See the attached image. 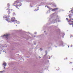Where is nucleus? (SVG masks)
Returning a JSON list of instances; mask_svg holds the SVG:
<instances>
[{"label": "nucleus", "mask_w": 73, "mask_h": 73, "mask_svg": "<svg viewBox=\"0 0 73 73\" xmlns=\"http://www.w3.org/2000/svg\"><path fill=\"white\" fill-rule=\"evenodd\" d=\"M40 50H42V48H40Z\"/></svg>", "instance_id": "11"}, {"label": "nucleus", "mask_w": 73, "mask_h": 73, "mask_svg": "<svg viewBox=\"0 0 73 73\" xmlns=\"http://www.w3.org/2000/svg\"><path fill=\"white\" fill-rule=\"evenodd\" d=\"M72 62H70V64H72Z\"/></svg>", "instance_id": "14"}, {"label": "nucleus", "mask_w": 73, "mask_h": 73, "mask_svg": "<svg viewBox=\"0 0 73 73\" xmlns=\"http://www.w3.org/2000/svg\"><path fill=\"white\" fill-rule=\"evenodd\" d=\"M4 68V69H5V67Z\"/></svg>", "instance_id": "18"}, {"label": "nucleus", "mask_w": 73, "mask_h": 73, "mask_svg": "<svg viewBox=\"0 0 73 73\" xmlns=\"http://www.w3.org/2000/svg\"><path fill=\"white\" fill-rule=\"evenodd\" d=\"M69 17H70H70H71V16H70V15H69Z\"/></svg>", "instance_id": "13"}, {"label": "nucleus", "mask_w": 73, "mask_h": 73, "mask_svg": "<svg viewBox=\"0 0 73 73\" xmlns=\"http://www.w3.org/2000/svg\"><path fill=\"white\" fill-rule=\"evenodd\" d=\"M70 25H72V27H73V24H70Z\"/></svg>", "instance_id": "15"}, {"label": "nucleus", "mask_w": 73, "mask_h": 73, "mask_svg": "<svg viewBox=\"0 0 73 73\" xmlns=\"http://www.w3.org/2000/svg\"><path fill=\"white\" fill-rule=\"evenodd\" d=\"M11 21H15V18L14 17L12 18L11 19Z\"/></svg>", "instance_id": "3"}, {"label": "nucleus", "mask_w": 73, "mask_h": 73, "mask_svg": "<svg viewBox=\"0 0 73 73\" xmlns=\"http://www.w3.org/2000/svg\"><path fill=\"white\" fill-rule=\"evenodd\" d=\"M16 23L17 24H20V22L19 21H16Z\"/></svg>", "instance_id": "9"}, {"label": "nucleus", "mask_w": 73, "mask_h": 73, "mask_svg": "<svg viewBox=\"0 0 73 73\" xmlns=\"http://www.w3.org/2000/svg\"><path fill=\"white\" fill-rule=\"evenodd\" d=\"M66 20H68V18H66Z\"/></svg>", "instance_id": "17"}, {"label": "nucleus", "mask_w": 73, "mask_h": 73, "mask_svg": "<svg viewBox=\"0 0 73 73\" xmlns=\"http://www.w3.org/2000/svg\"><path fill=\"white\" fill-rule=\"evenodd\" d=\"M13 16H15V15H16V14L15 13H13Z\"/></svg>", "instance_id": "10"}, {"label": "nucleus", "mask_w": 73, "mask_h": 73, "mask_svg": "<svg viewBox=\"0 0 73 73\" xmlns=\"http://www.w3.org/2000/svg\"><path fill=\"white\" fill-rule=\"evenodd\" d=\"M3 19H5V20L8 22H11V17L9 15H5L3 17Z\"/></svg>", "instance_id": "1"}, {"label": "nucleus", "mask_w": 73, "mask_h": 73, "mask_svg": "<svg viewBox=\"0 0 73 73\" xmlns=\"http://www.w3.org/2000/svg\"><path fill=\"white\" fill-rule=\"evenodd\" d=\"M17 3H18L17 2L15 1L14 2V3H13V5L14 6H15V4H17Z\"/></svg>", "instance_id": "4"}, {"label": "nucleus", "mask_w": 73, "mask_h": 73, "mask_svg": "<svg viewBox=\"0 0 73 73\" xmlns=\"http://www.w3.org/2000/svg\"><path fill=\"white\" fill-rule=\"evenodd\" d=\"M13 11H14L13 10H11L10 9H8V11L7 12L8 13H9V14H10V13H11V12H12Z\"/></svg>", "instance_id": "2"}, {"label": "nucleus", "mask_w": 73, "mask_h": 73, "mask_svg": "<svg viewBox=\"0 0 73 73\" xmlns=\"http://www.w3.org/2000/svg\"><path fill=\"white\" fill-rule=\"evenodd\" d=\"M69 46H68V48H69Z\"/></svg>", "instance_id": "20"}, {"label": "nucleus", "mask_w": 73, "mask_h": 73, "mask_svg": "<svg viewBox=\"0 0 73 73\" xmlns=\"http://www.w3.org/2000/svg\"><path fill=\"white\" fill-rule=\"evenodd\" d=\"M3 65H4V66H6V65H7V63L5 62L3 64Z\"/></svg>", "instance_id": "8"}, {"label": "nucleus", "mask_w": 73, "mask_h": 73, "mask_svg": "<svg viewBox=\"0 0 73 73\" xmlns=\"http://www.w3.org/2000/svg\"><path fill=\"white\" fill-rule=\"evenodd\" d=\"M21 6V5H18V4H17V5H15V7L17 8H18V9H19V8L20 7V6Z\"/></svg>", "instance_id": "5"}, {"label": "nucleus", "mask_w": 73, "mask_h": 73, "mask_svg": "<svg viewBox=\"0 0 73 73\" xmlns=\"http://www.w3.org/2000/svg\"><path fill=\"white\" fill-rule=\"evenodd\" d=\"M72 20H73V19H72Z\"/></svg>", "instance_id": "19"}, {"label": "nucleus", "mask_w": 73, "mask_h": 73, "mask_svg": "<svg viewBox=\"0 0 73 73\" xmlns=\"http://www.w3.org/2000/svg\"><path fill=\"white\" fill-rule=\"evenodd\" d=\"M8 36H9V35L7 34L6 35H4V36H5L6 38H7V37H8Z\"/></svg>", "instance_id": "7"}, {"label": "nucleus", "mask_w": 73, "mask_h": 73, "mask_svg": "<svg viewBox=\"0 0 73 73\" xmlns=\"http://www.w3.org/2000/svg\"><path fill=\"white\" fill-rule=\"evenodd\" d=\"M2 72H3V71H0V73Z\"/></svg>", "instance_id": "16"}, {"label": "nucleus", "mask_w": 73, "mask_h": 73, "mask_svg": "<svg viewBox=\"0 0 73 73\" xmlns=\"http://www.w3.org/2000/svg\"><path fill=\"white\" fill-rule=\"evenodd\" d=\"M7 5L9 7L10 6V5H9V3Z\"/></svg>", "instance_id": "12"}, {"label": "nucleus", "mask_w": 73, "mask_h": 73, "mask_svg": "<svg viewBox=\"0 0 73 73\" xmlns=\"http://www.w3.org/2000/svg\"><path fill=\"white\" fill-rule=\"evenodd\" d=\"M57 9H58V8H56V9H54L52 10V11H56V10H57Z\"/></svg>", "instance_id": "6"}]
</instances>
